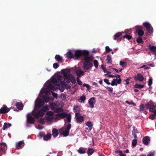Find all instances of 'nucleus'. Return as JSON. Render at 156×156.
<instances>
[{"mask_svg":"<svg viewBox=\"0 0 156 156\" xmlns=\"http://www.w3.org/2000/svg\"><path fill=\"white\" fill-rule=\"evenodd\" d=\"M115 153H119L120 155L122 153V151L119 150L115 151Z\"/></svg>","mask_w":156,"mask_h":156,"instance_id":"0e129e2a","label":"nucleus"},{"mask_svg":"<svg viewBox=\"0 0 156 156\" xmlns=\"http://www.w3.org/2000/svg\"><path fill=\"white\" fill-rule=\"evenodd\" d=\"M136 133H138L140 136L142 137L141 133L139 132L136 129L134 128L132 132V134L134 136V137L135 138V139L133 140L132 142V145L133 147H135L137 144V140L136 139L137 137Z\"/></svg>","mask_w":156,"mask_h":156,"instance_id":"20e7f679","label":"nucleus"},{"mask_svg":"<svg viewBox=\"0 0 156 156\" xmlns=\"http://www.w3.org/2000/svg\"><path fill=\"white\" fill-rule=\"evenodd\" d=\"M83 87H86L88 90H89L90 89V86L88 84L84 83L83 85Z\"/></svg>","mask_w":156,"mask_h":156,"instance_id":"3c124183","label":"nucleus"},{"mask_svg":"<svg viewBox=\"0 0 156 156\" xmlns=\"http://www.w3.org/2000/svg\"><path fill=\"white\" fill-rule=\"evenodd\" d=\"M76 74L79 77L84 75V72L80 70H77L75 71Z\"/></svg>","mask_w":156,"mask_h":156,"instance_id":"5701e85b","label":"nucleus"},{"mask_svg":"<svg viewBox=\"0 0 156 156\" xmlns=\"http://www.w3.org/2000/svg\"><path fill=\"white\" fill-rule=\"evenodd\" d=\"M136 41L138 43H140L142 44L143 42V40L140 37H138L136 39Z\"/></svg>","mask_w":156,"mask_h":156,"instance_id":"a19ab883","label":"nucleus"},{"mask_svg":"<svg viewBox=\"0 0 156 156\" xmlns=\"http://www.w3.org/2000/svg\"><path fill=\"white\" fill-rule=\"evenodd\" d=\"M54 112L56 113H59L63 112V110L60 108H56Z\"/></svg>","mask_w":156,"mask_h":156,"instance_id":"c85d7f7f","label":"nucleus"},{"mask_svg":"<svg viewBox=\"0 0 156 156\" xmlns=\"http://www.w3.org/2000/svg\"><path fill=\"white\" fill-rule=\"evenodd\" d=\"M126 103H127V104H128L129 105L132 104V105H133L134 106H135L136 105V104L135 103H134L133 102H131L130 103L129 102H128V101H126Z\"/></svg>","mask_w":156,"mask_h":156,"instance_id":"bf43d9fd","label":"nucleus"},{"mask_svg":"<svg viewBox=\"0 0 156 156\" xmlns=\"http://www.w3.org/2000/svg\"><path fill=\"white\" fill-rule=\"evenodd\" d=\"M114 76H115V77H116V78L118 79V78H119H119H120V76L119 75L116 74Z\"/></svg>","mask_w":156,"mask_h":156,"instance_id":"774afa93","label":"nucleus"},{"mask_svg":"<svg viewBox=\"0 0 156 156\" xmlns=\"http://www.w3.org/2000/svg\"><path fill=\"white\" fill-rule=\"evenodd\" d=\"M11 108H7V107L5 105L3 106L1 108V113H5L8 112L11 109Z\"/></svg>","mask_w":156,"mask_h":156,"instance_id":"1a4fd4ad","label":"nucleus"},{"mask_svg":"<svg viewBox=\"0 0 156 156\" xmlns=\"http://www.w3.org/2000/svg\"><path fill=\"white\" fill-rule=\"evenodd\" d=\"M27 122L30 123H33L34 121V119L32 116L30 114H28L27 116Z\"/></svg>","mask_w":156,"mask_h":156,"instance_id":"ddd939ff","label":"nucleus"},{"mask_svg":"<svg viewBox=\"0 0 156 156\" xmlns=\"http://www.w3.org/2000/svg\"><path fill=\"white\" fill-rule=\"evenodd\" d=\"M73 110L74 112L75 113V114H80V109L79 106L74 107L73 108Z\"/></svg>","mask_w":156,"mask_h":156,"instance_id":"bb28decb","label":"nucleus"},{"mask_svg":"<svg viewBox=\"0 0 156 156\" xmlns=\"http://www.w3.org/2000/svg\"><path fill=\"white\" fill-rule=\"evenodd\" d=\"M52 133L54 137H56L58 134V130L56 129H53L52 130Z\"/></svg>","mask_w":156,"mask_h":156,"instance_id":"393cba45","label":"nucleus"},{"mask_svg":"<svg viewBox=\"0 0 156 156\" xmlns=\"http://www.w3.org/2000/svg\"><path fill=\"white\" fill-rule=\"evenodd\" d=\"M85 99L86 98L85 96L83 95L80 97V99L79 100V101L81 102H84Z\"/></svg>","mask_w":156,"mask_h":156,"instance_id":"2f4dec72","label":"nucleus"},{"mask_svg":"<svg viewBox=\"0 0 156 156\" xmlns=\"http://www.w3.org/2000/svg\"><path fill=\"white\" fill-rule=\"evenodd\" d=\"M7 149L6 144L4 143H1V151H2L3 153H5Z\"/></svg>","mask_w":156,"mask_h":156,"instance_id":"2eb2a0df","label":"nucleus"},{"mask_svg":"<svg viewBox=\"0 0 156 156\" xmlns=\"http://www.w3.org/2000/svg\"><path fill=\"white\" fill-rule=\"evenodd\" d=\"M52 93L53 96L54 97H56L57 96V94L56 93L53 92H52Z\"/></svg>","mask_w":156,"mask_h":156,"instance_id":"69168bd1","label":"nucleus"},{"mask_svg":"<svg viewBox=\"0 0 156 156\" xmlns=\"http://www.w3.org/2000/svg\"><path fill=\"white\" fill-rule=\"evenodd\" d=\"M86 126H88L89 128H90V130L92 128V125L91 124V122L90 121L87 122L86 123Z\"/></svg>","mask_w":156,"mask_h":156,"instance_id":"ea45409f","label":"nucleus"},{"mask_svg":"<svg viewBox=\"0 0 156 156\" xmlns=\"http://www.w3.org/2000/svg\"><path fill=\"white\" fill-rule=\"evenodd\" d=\"M95 152L94 150L92 148H89L87 151V154L89 155H92Z\"/></svg>","mask_w":156,"mask_h":156,"instance_id":"a878e982","label":"nucleus"},{"mask_svg":"<svg viewBox=\"0 0 156 156\" xmlns=\"http://www.w3.org/2000/svg\"><path fill=\"white\" fill-rule=\"evenodd\" d=\"M94 63L95 67L96 68H98V61L97 60H94Z\"/></svg>","mask_w":156,"mask_h":156,"instance_id":"37998d69","label":"nucleus"},{"mask_svg":"<svg viewBox=\"0 0 156 156\" xmlns=\"http://www.w3.org/2000/svg\"><path fill=\"white\" fill-rule=\"evenodd\" d=\"M144 86L143 85L141 84H136L134 85V87L136 88L141 89L144 87Z\"/></svg>","mask_w":156,"mask_h":156,"instance_id":"e433bc0d","label":"nucleus"},{"mask_svg":"<svg viewBox=\"0 0 156 156\" xmlns=\"http://www.w3.org/2000/svg\"><path fill=\"white\" fill-rule=\"evenodd\" d=\"M144 26L146 28L148 31L149 32H152L153 31V29L152 26L149 23H144L143 24Z\"/></svg>","mask_w":156,"mask_h":156,"instance_id":"9b49d317","label":"nucleus"},{"mask_svg":"<svg viewBox=\"0 0 156 156\" xmlns=\"http://www.w3.org/2000/svg\"><path fill=\"white\" fill-rule=\"evenodd\" d=\"M123 37L124 38H126L128 40H129L132 38V37L131 36L129 35H126L124 36Z\"/></svg>","mask_w":156,"mask_h":156,"instance_id":"de8ad7c7","label":"nucleus"},{"mask_svg":"<svg viewBox=\"0 0 156 156\" xmlns=\"http://www.w3.org/2000/svg\"><path fill=\"white\" fill-rule=\"evenodd\" d=\"M46 120L45 118H42L41 119L39 120V122L42 124H44L45 123V120Z\"/></svg>","mask_w":156,"mask_h":156,"instance_id":"79ce46f5","label":"nucleus"},{"mask_svg":"<svg viewBox=\"0 0 156 156\" xmlns=\"http://www.w3.org/2000/svg\"><path fill=\"white\" fill-rule=\"evenodd\" d=\"M122 33L121 32H119L116 33L114 35V39L115 40L120 41L121 40L119 39V37L122 35Z\"/></svg>","mask_w":156,"mask_h":156,"instance_id":"a211bd4d","label":"nucleus"},{"mask_svg":"<svg viewBox=\"0 0 156 156\" xmlns=\"http://www.w3.org/2000/svg\"><path fill=\"white\" fill-rule=\"evenodd\" d=\"M101 67H102V69H103V70L104 73H106L107 72V71L106 70V69L105 67H103L102 66H101Z\"/></svg>","mask_w":156,"mask_h":156,"instance_id":"e2e57ef3","label":"nucleus"},{"mask_svg":"<svg viewBox=\"0 0 156 156\" xmlns=\"http://www.w3.org/2000/svg\"><path fill=\"white\" fill-rule=\"evenodd\" d=\"M66 118L65 121L68 122H70L71 119V116L70 114H67L66 116Z\"/></svg>","mask_w":156,"mask_h":156,"instance_id":"473e14b6","label":"nucleus"},{"mask_svg":"<svg viewBox=\"0 0 156 156\" xmlns=\"http://www.w3.org/2000/svg\"><path fill=\"white\" fill-rule=\"evenodd\" d=\"M61 113H58V114H56L55 115L56 116H58L59 117L62 118H64L66 117L67 114L65 112H61Z\"/></svg>","mask_w":156,"mask_h":156,"instance_id":"4be33fe9","label":"nucleus"},{"mask_svg":"<svg viewBox=\"0 0 156 156\" xmlns=\"http://www.w3.org/2000/svg\"><path fill=\"white\" fill-rule=\"evenodd\" d=\"M140 111H144V105L141 104V105H140Z\"/></svg>","mask_w":156,"mask_h":156,"instance_id":"09e8293b","label":"nucleus"},{"mask_svg":"<svg viewBox=\"0 0 156 156\" xmlns=\"http://www.w3.org/2000/svg\"><path fill=\"white\" fill-rule=\"evenodd\" d=\"M70 71L69 70H64L62 71V74L64 78L62 76L58 75L57 76V79L53 78L52 80V83L55 85L59 86L60 85L62 87H66L67 84L64 81L67 83H69L70 82L73 84H75L76 82L75 78L74 76L70 73Z\"/></svg>","mask_w":156,"mask_h":156,"instance_id":"f257e3e1","label":"nucleus"},{"mask_svg":"<svg viewBox=\"0 0 156 156\" xmlns=\"http://www.w3.org/2000/svg\"><path fill=\"white\" fill-rule=\"evenodd\" d=\"M51 136V134L50 133H48L44 136V137L43 139L45 140H47L50 138Z\"/></svg>","mask_w":156,"mask_h":156,"instance_id":"7c9ffc66","label":"nucleus"},{"mask_svg":"<svg viewBox=\"0 0 156 156\" xmlns=\"http://www.w3.org/2000/svg\"><path fill=\"white\" fill-rule=\"evenodd\" d=\"M66 55V57L69 59H70L72 58H74L75 57H77L75 56V54L74 55L72 53L69 51L67 52Z\"/></svg>","mask_w":156,"mask_h":156,"instance_id":"dca6fc26","label":"nucleus"},{"mask_svg":"<svg viewBox=\"0 0 156 156\" xmlns=\"http://www.w3.org/2000/svg\"><path fill=\"white\" fill-rule=\"evenodd\" d=\"M11 126V124L10 123H7L6 122H5L4 124V125L3 126V128H2V129L3 130H5L6 128L8 127H10Z\"/></svg>","mask_w":156,"mask_h":156,"instance_id":"c756f323","label":"nucleus"},{"mask_svg":"<svg viewBox=\"0 0 156 156\" xmlns=\"http://www.w3.org/2000/svg\"><path fill=\"white\" fill-rule=\"evenodd\" d=\"M119 65L120 66L124 68L126 67L127 65V63L125 62H124L122 61H120L119 62Z\"/></svg>","mask_w":156,"mask_h":156,"instance_id":"f704fd0d","label":"nucleus"},{"mask_svg":"<svg viewBox=\"0 0 156 156\" xmlns=\"http://www.w3.org/2000/svg\"><path fill=\"white\" fill-rule=\"evenodd\" d=\"M47 115H48V116H52L53 117V113L51 111L48 112L47 113Z\"/></svg>","mask_w":156,"mask_h":156,"instance_id":"8fccbe9b","label":"nucleus"},{"mask_svg":"<svg viewBox=\"0 0 156 156\" xmlns=\"http://www.w3.org/2000/svg\"><path fill=\"white\" fill-rule=\"evenodd\" d=\"M106 60L107 61L108 63H111L112 62L111 57L109 55L107 56Z\"/></svg>","mask_w":156,"mask_h":156,"instance_id":"c9c22d12","label":"nucleus"},{"mask_svg":"<svg viewBox=\"0 0 156 156\" xmlns=\"http://www.w3.org/2000/svg\"><path fill=\"white\" fill-rule=\"evenodd\" d=\"M136 32L137 33L138 35L141 36H143L144 34V31L140 29H136Z\"/></svg>","mask_w":156,"mask_h":156,"instance_id":"412c9836","label":"nucleus"},{"mask_svg":"<svg viewBox=\"0 0 156 156\" xmlns=\"http://www.w3.org/2000/svg\"><path fill=\"white\" fill-rule=\"evenodd\" d=\"M131 79V78H127V79H126V80H125V81L126 82V83L127 84H129V81L130 80V79Z\"/></svg>","mask_w":156,"mask_h":156,"instance_id":"052dcab7","label":"nucleus"},{"mask_svg":"<svg viewBox=\"0 0 156 156\" xmlns=\"http://www.w3.org/2000/svg\"><path fill=\"white\" fill-rule=\"evenodd\" d=\"M45 118L46 120L48 121H51L53 119V117L52 116H48Z\"/></svg>","mask_w":156,"mask_h":156,"instance_id":"58836bf2","label":"nucleus"},{"mask_svg":"<svg viewBox=\"0 0 156 156\" xmlns=\"http://www.w3.org/2000/svg\"><path fill=\"white\" fill-rule=\"evenodd\" d=\"M155 116L154 114H152L150 116L149 118L151 120H154L155 118Z\"/></svg>","mask_w":156,"mask_h":156,"instance_id":"603ef678","label":"nucleus"},{"mask_svg":"<svg viewBox=\"0 0 156 156\" xmlns=\"http://www.w3.org/2000/svg\"><path fill=\"white\" fill-rule=\"evenodd\" d=\"M16 106L17 108L20 110L23 109V105L22 103L17 102L16 103Z\"/></svg>","mask_w":156,"mask_h":156,"instance_id":"aec40b11","label":"nucleus"},{"mask_svg":"<svg viewBox=\"0 0 156 156\" xmlns=\"http://www.w3.org/2000/svg\"><path fill=\"white\" fill-rule=\"evenodd\" d=\"M149 49L152 52H156V47L154 46H151L149 45L148 46Z\"/></svg>","mask_w":156,"mask_h":156,"instance_id":"b1692460","label":"nucleus"},{"mask_svg":"<svg viewBox=\"0 0 156 156\" xmlns=\"http://www.w3.org/2000/svg\"><path fill=\"white\" fill-rule=\"evenodd\" d=\"M75 118L77 123H80L84 121L83 116H81L80 114H75Z\"/></svg>","mask_w":156,"mask_h":156,"instance_id":"0eeeda50","label":"nucleus"},{"mask_svg":"<svg viewBox=\"0 0 156 156\" xmlns=\"http://www.w3.org/2000/svg\"><path fill=\"white\" fill-rule=\"evenodd\" d=\"M23 142L20 141L19 142L16 144V147L17 148L20 147L21 146L22 144L23 143Z\"/></svg>","mask_w":156,"mask_h":156,"instance_id":"a18cd8bd","label":"nucleus"},{"mask_svg":"<svg viewBox=\"0 0 156 156\" xmlns=\"http://www.w3.org/2000/svg\"><path fill=\"white\" fill-rule=\"evenodd\" d=\"M88 103L90 105V107L92 108L94 107V104L95 103V98L92 97L89 99Z\"/></svg>","mask_w":156,"mask_h":156,"instance_id":"4468645a","label":"nucleus"},{"mask_svg":"<svg viewBox=\"0 0 156 156\" xmlns=\"http://www.w3.org/2000/svg\"><path fill=\"white\" fill-rule=\"evenodd\" d=\"M78 152L80 154H84L86 153V149L81 147L77 150Z\"/></svg>","mask_w":156,"mask_h":156,"instance_id":"6ab92c4d","label":"nucleus"},{"mask_svg":"<svg viewBox=\"0 0 156 156\" xmlns=\"http://www.w3.org/2000/svg\"><path fill=\"white\" fill-rule=\"evenodd\" d=\"M154 152H151L149 153L147 155V156H154Z\"/></svg>","mask_w":156,"mask_h":156,"instance_id":"4d7b16f0","label":"nucleus"},{"mask_svg":"<svg viewBox=\"0 0 156 156\" xmlns=\"http://www.w3.org/2000/svg\"><path fill=\"white\" fill-rule=\"evenodd\" d=\"M150 141V138L148 136H146L144 137L143 138V141L144 144L146 145L148 144L149 142Z\"/></svg>","mask_w":156,"mask_h":156,"instance_id":"f3484780","label":"nucleus"},{"mask_svg":"<svg viewBox=\"0 0 156 156\" xmlns=\"http://www.w3.org/2000/svg\"><path fill=\"white\" fill-rule=\"evenodd\" d=\"M42 99L46 102H48L50 100L48 97L46 95H43L42 97Z\"/></svg>","mask_w":156,"mask_h":156,"instance_id":"72a5a7b5","label":"nucleus"},{"mask_svg":"<svg viewBox=\"0 0 156 156\" xmlns=\"http://www.w3.org/2000/svg\"><path fill=\"white\" fill-rule=\"evenodd\" d=\"M48 110V106H44L38 112L33 113V115L35 118H37L39 117H42L44 115V112Z\"/></svg>","mask_w":156,"mask_h":156,"instance_id":"7ed1b4c3","label":"nucleus"},{"mask_svg":"<svg viewBox=\"0 0 156 156\" xmlns=\"http://www.w3.org/2000/svg\"><path fill=\"white\" fill-rule=\"evenodd\" d=\"M104 81L108 85L111 84V83H110L108 81V80L107 79H105L104 80Z\"/></svg>","mask_w":156,"mask_h":156,"instance_id":"6e6d98bb","label":"nucleus"},{"mask_svg":"<svg viewBox=\"0 0 156 156\" xmlns=\"http://www.w3.org/2000/svg\"><path fill=\"white\" fill-rule=\"evenodd\" d=\"M57 105L56 104L54 103H50V108L52 110L54 111L56 109Z\"/></svg>","mask_w":156,"mask_h":156,"instance_id":"cd10ccee","label":"nucleus"},{"mask_svg":"<svg viewBox=\"0 0 156 156\" xmlns=\"http://www.w3.org/2000/svg\"><path fill=\"white\" fill-rule=\"evenodd\" d=\"M105 49L106 51L108 52H109L112 51V49L110 48L108 46H106Z\"/></svg>","mask_w":156,"mask_h":156,"instance_id":"864d4df0","label":"nucleus"},{"mask_svg":"<svg viewBox=\"0 0 156 156\" xmlns=\"http://www.w3.org/2000/svg\"><path fill=\"white\" fill-rule=\"evenodd\" d=\"M71 127V125L70 123H69L67 126L66 127H63L60 131L61 133L64 136H67L69 133V130Z\"/></svg>","mask_w":156,"mask_h":156,"instance_id":"39448f33","label":"nucleus"},{"mask_svg":"<svg viewBox=\"0 0 156 156\" xmlns=\"http://www.w3.org/2000/svg\"><path fill=\"white\" fill-rule=\"evenodd\" d=\"M44 104V102L41 99L37 100L36 102V105L38 107H40Z\"/></svg>","mask_w":156,"mask_h":156,"instance_id":"f8f14e48","label":"nucleus"},{"mask_svg":"<svg viewBox=\"0 0 156 156\" xmlns=\"http://www.w3.org/2000/svg\"><path fill=\"white\" fill-rule=\"evenodd\" d=\"M58 66V65L57 63H55L53 64V68L55 69L57 68Z\"/></svg>","mask_w":156,"mask_h":156,"instance_id":"5fc2aeb1","label":"nucleus"},{"mask_svg":"<svg viewBox=\"0 0 156 156\" xmlns=\"http://www.w3.org/2000/svg\"><path fill=\"white\" fill-rule=\"evenodd\" d=\"M55 59L58 61H60L62 60V57L59 55H56L55 57Z\"/></svg>","mask_w":156,"mask_h":156,"instance_id":"4c0bfd02","label":"nucleus"},{"mask_svg":"<svg viewBox=\"0 0 156 156\" xmlns=\"http://www.w3.org/2000/svg\"><path fill=\"white\" fill-rule=\"evenodd\" d=\"M148 85L149 86H150L152 83V78H150L149 79L148 81Z\"/></svg>","mask_w":156,"mask_h":156,"instance_id":"49530a36","label":"nucleus"},{"mask_svg":"<svg viewBox=\"0 0 156 156\" xmlns=\"http://www.w3.org/2000/svg\"><path fill=\"white\" fill-rule=\"evenodd\" d=\"M134 80L136 81L138 80L140 82L143 81L144 80V78L143 75L140 73H138L136 76L134 77Z\"/></svg>","mask_w":156,"mask_h":156,"instance_id":"6e6552de","label":"nucleus"},{"mask_svg":"<svg viewBox=\"0 0 156 156\" xmlns=\"http://www.w3.org/2000/svg\"><path fill=\"white\" fill-rule=\"evenodd\" d=\"M75 56L77 58L82 56L83 57V59L85 60L83 65V67L84 69H90L92 66V64L90 62V58L89 57L88 51H77L75 52Z\"/></svg>","mask_w":156,"mask_h":156,"instance_id":"f03ea898","label":"nucleus"},{"mask_svg":"<svg viewBox=\"0 0 156 156\" xmlns=\"http://www.w3.org/2000/svg\"><path fill=\"white\" fill-rule=\"evenodd\" d=\"M107 88L108 89V91L110 92H112L113 91V88L112 87H108Z\"/></svg>","mask_w":156,"mask_h":156,"instance_id":"680f3d73","label":"nucleus"},{"mask_svg":"<svg viewBox=\"0 0 156 156\" xmlns=\"http://www.w3.org/2000/svg\"><path fill=\"white\" fill-rule=\"evenodd\" d=\"M145 106L147 109H149L150 112H152L154 110V109L156 108V106L152 102H149Z\"/></svg>","mask_w":156,"mask_h":156,"instance_id":"423d86ee","label":"nucleus"},{"mask_svg":"<svg viewBox=\"0 0 156 156\" xmlns=\"http://www.w3.org/2000/svg\"><path fill=\"white\" fill-rule=\"evenodd\" d=\"M121 81V79L119 78L118 80L117 78L116 79H114L112 81V83H111V85L112 86L115 85L117 86V84H120Z\"/></svg>","mask_w":156,"mask_h":156,"instance_id":"9d476101","label":"nucleus"},{"mask_svg":"<svg viewBox=\"0 0 156 156\" xmlns=\"http://www.w3.org/2000/svg\"><path fill=\"white\" fill-rule=\"evenodd\" d=\"M115 76L114 75H108V77H112L113 78L115 77Z\"/></svg>","mask_w":156,"mask_h":156,"instance_id":"338daca9","label":"nucleus"},{"mask_svg":"<svg viewBox=\"0 0 156 156\" xmlns=\"http://www.w3.org/2000/svg\"><path fill=\"white\" fill-rule=\"evenodd\" d=\"M48 88L49 89H50L51 90H53L54 87H53V86L51 84H49L48 86Z\"/></svg>","mask_w":156,"mask_h":156,"instance_id":"13d9d810","label":"nucleus"},{"mask_svg":"<svg viewBox=\"0 0 156 156\" xmlns=\"http://www.w3.org/2000/svg\"><path fill=\"white\" fill-rule=\"evenodd\" d=\"M77 82L78 83V84L80 85H81L82 84V82L81 81V80H80L79 78L78 77H77L76 78Z\"/></svg>","mask_w":156,"mask_h":156,"instance_id":"c03bdc74","label":"nucleus"}]
</instances>
